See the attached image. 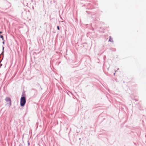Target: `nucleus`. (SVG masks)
<instances>
[{
  "label": "nucleus",
  "mask_w": 146,
  "mask_h": 146,
  "mask_svg": "<svg viewBox=\"0 0 146 146\" xmlns=\"http://www.w3.org/2000/svg\"><path fill=\"white\" fill-rule=\"evenodd\" d=\"M26 101V97H21L20 99V106L21 107L25 106Z\"/></svg>",
  "instance_id": "f257e3e1"
},
{
  "label": "nucleus",
  "mask_w": 146,
  "mask_h": 146,
  "mask_svg": "<svg viewBox=\"0 0 146 146\" xmlns=\"http://www.w3.org/2000/svg\"><path fill=\"white\" fill-rule=\"evenodd\" d=\"M5 100L6 102H9L10 104H9V106H10L11 105V100L10 99V98L9 97H6L5 99Z\"/></svg>",
  "instance_id": "f03ea898"
},
{
  "label": "nucleus",
  "mask_w": 146,
  "mask_h": 146,
  "mask_svg": "<svg viewBox=\"0 0 146 146\" xmlns=\"http://www.w3.org/2000/svg\"><path fill=\"white\" fill-rule=\"evenodd\" d=\"M109 41L110 42H113V40L111 38V36H110V38L109 40Z\"/></svg>",
  "instance_id": "7ed1b4c3"
},
{
  "label": "nucleus",
  "mask_w": 146,
  "mask_h": 146,
  "mask_svg": "<svg viewBox=\"0 0 146 146\" xmlns=\"http://www.w3.org/2000/svg\"><path fill=\"white\" fill-rule=\"evenodd\" d=\"M23 96L26 97V95L24 92H23L22 93L21 97H23Z\"/></svg>",
  "instance_id": "20e7f679"
},
{
  "label": "nucleus",
  "mask_w": 146,
  "mask_h": 146,
  "mask_svg": "<svg viewBox=\"0 0 146 146\" xmlns=\"http://www.w3.org/2000/svg\"><path fill=\"white\" fill-rule=\"evenodd\" d=\"M0 37L1 38H2V40H4V38H3V36L2 35H0Z\"/></svg>",
  "instance_id": "39448f33"
},
{
  "label": "nucleus",
  "mask_w": 146,
  "mask_h": 146,
  "mask_svg": "<svg viewBox=\"0 0 146 146\" xmlns=\"http://www.w3.org/2000/svg\"><path fill=\"white\" fill-rule=\"evenodd\" d=\"M57 29L58 30H60V27H59L58 26H57Z\"/></svg>",
  "instance_id": "423d86ee"
},
{
  "label": "nucleus",
  "mask_w": 146,
  "mask_h": 146,
  "mask_svg": "<svg viewBox=\"0 0 146 146\" xmlns=\"http://www.w3.org/2000/svg\"><path fill=\"white\" fill-rule=\"evenodd\" d=\"M5 40H3V42H2V43L3 44H5Z\"/></svg>",
  "instance_id": "0eeeda50"
},
{
  "label": "nucleus",
  "mask_w": 146,
  "mask_h": 146,
  "mask_svg": "<svg viewBox=\"0 0 146 146\" xmlns=\"http://www.w3.org/2000/svg\"><path fill=\"white\" fill-rule=\"evenodd\" d=\"M119 69V68H117V70L115 71V72H116Z\"/></svg>",
  "instance_id": "6e6552de"
},
{
  "label": "nucleus",
  "mask_w": 146,
  "mask_h": 146,
  "mask_svg": "<svg viewBox=\"0 0 146 146\" xmlns=\"http://www.w3.org/2000/svg\"><path fill=\"white\" fill-rule=\"evenodd\" d=\"M2 64H0V68H1V67L2 66Z\"/></svg>",
  "instance_id": "1a4fd4ad"
},
{
  "label": "nucleus",
  "mask_w": 146,
  "mask_h": 146,
  "mask_svg": "<svg viewBox=\"0 0 146 146\" xmlns=\"http://www.w3.org/2000/svg\"><path fill=\"white\" fill-rule=\"evenodd\" d=\"M37 85H38V86H39L40 87H41L40 86V85L39 84H38Z\"/></svg>",
  "instance_id": "9d476101"
},
{
  "label": "nucleus",
  "mask_w": 146,
  "mask_h": 146,
  "mask_svg": "<svg viewBox=\"0 0 146 146\" xmlns=\"http://www.w3.org/2000/svg\"><path fill=\"white\" fill-rule=\"evenodd\" d=\"M2 33V32L0 31V34H1Z\"/></svg>",
  "instance_id": "9b49d317"
},
{
  "label": "nucleus",
  "mask_w": 146,
  "mask_h": 146,
  "mask_svg": "<svg viewBox=\"0 0 146 146\" xmlns=\"http://www.w3.org/2000/svg\"><path fill=\"white\" fill-rule=\"evenodd\" d=\"M28 145H30V143H29V142H28Z\"/></svg>",
  "instance_id": "f8f14e48"
},
{
  "label": "nucleus",
  "mask_w": 146,
  "mask_h": 146,
  "mask_svg": "<svg viewBox=\"0 0 146 146\" xmlns=\"http://www.w3.org/2000/svg\"><path fill=\"white\" fill-rule=\"evenodd\" d=\"M115 72L114 73V74H114V76H115Z\"/></svg>",
  "instance_id": "ddd939ff"
}]
</instances>
